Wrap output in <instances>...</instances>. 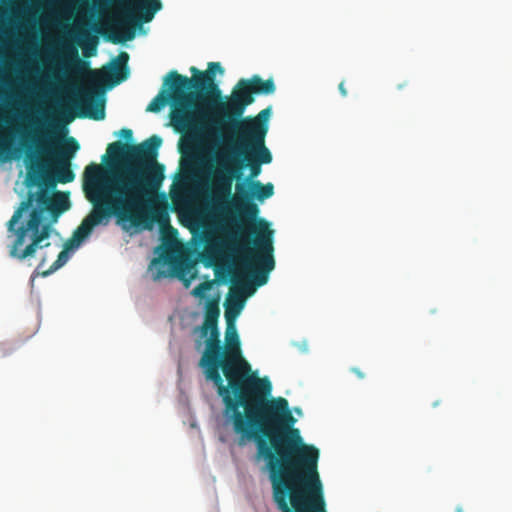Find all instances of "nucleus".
Masks as SVG:
<instances>
[{
	"mask_svg": "<svg viewBox=\"0 0 512 512\" xmlns=\"http://www.w3.org/2000/svg\"><path fill=\"white\" fill-rule=\"evenodd\" d=\"M338 89H339L340 94H341L343 97H346V96H347L348 92H347V90H346V88H345V86H344V81H342V82L339 84Z\"/></svg>",
	"mask_w": 512,
	"mask_h": 512,
	"instance_id": "nucleus-23",
	"label": "nucleus"
},
{
	"mask_svg": "<svg viewBox=\"0 0 512 512\" xmlns=\"http://www.w3.org/2000/svg\"><path fill=\"white\" fill-rule=\"evenodd\" d=\"M270 112L271 108L268 107L260 111L255 117L242 118L231 116L227 110L216 109L218 117L212 121V124L220 131H230L231 137L227 139L265 143Z\"/></svg>",
	"mask_w": 512,
	"mask_h": 512,
	"instance_id": "nucleus-9",
	"label": "nucleus"
},
{
	"mask_svg": "<svg viewBox=\"0 0 512 512\" xmlns=\"http://www.w3.org/2000/svg\"><path fill=\"white\" fill-rule=\"evenodd\" d=\"M5 18H6V12L0 10V23L4 22Z\"/></svg>",
	"mask_w": 512,
	"mask_h": 512,
	"instance_id": "nucleus-25",
	"label": "nucleus"
},
{
	"mask_svg": "<svg viewBox=\"0 0 512 512\" xmlns=\"http://www.w3.org/2000/svg\"><path fill=\"white\" fill-rule=\"evenodd\" d=\"M231 149L219 153L216 167L207 186L210 209L216 215H224L229 209L233 181L241 182L242 169L250 174L245 179L255 180L261 173V165L272 162V154L265 143L226 139Z\"/></svg>",
	"mask_w": 512,
	"mask_h": 512,
	"instance_id": "nucleus-5",
	"label": "nucleus"
},
{
	"mask_svg": "<svg viewBox=\"0 0 512 512\" xmlns=\"http://www.w3.org/2000/svg\"><path fill=\"white\" fill-rule=\"evenodd\" d=\"M70 208L69 195L45 189L28 192L7 222L9 256L23 261L35 256L39 249L50 246L48 239L60 215Z\"/></svg>",
	"mask_w": 512,
	"mask_h": 512,
	"instance_id": "nucleus-4",
	"label": "nucleus"
},
{
	"mask_svg": "<svg viewBox=\"0 0 512 512\" xmlns=\"http://www.w3.org/2000/svg\"><path fill=\"white\" fill-rule=\"evenodd\" d=\"M244 306V300L241 297L230 300L225 310L227 323H233V319L240 313Z\"/></svg>",
	"mask_w": 512,
	"mask_h": 512,
	"instance_id": "nucleus-17",
	"label": "nucleus"
},
{
	"mask_svg": "<svg viewBox=\"0 0 512 512\" xmlns=\"http://www.w3.org/2000/svg\"><path fill=\"white\" fill-rule=\"evenodd\" d=\"M351 372L354 373L359 379L365 378V374L358 367L351 368Z\"/></svg>",
	"mask_w": 512,
	"mask_h": 512,
	"instance_id": "nucleus-22",
	"label": "nucleus"
},
{
	"mask_svg": "<svg viewBox=\"0 0 512 512\" xmlns=\"http://www.w3.org/2000/svg\"><path fill=\"white\" fill-rule=\"evenodd\" d=\"M32 142L36 144L34 153L45 156H54V153H63V157H67L69 160L80 148L79 143L73 137L67 138L62 147H57L54 134L50 130L43 133L42 137L38 140L33 137Z\"/></svg>",
	"mask_w": 512,
	"mask_h": 512,
	"instance_id": "nucleus-13",
	"label": "nucleus"
},
{
	"mask_svg": "<svg viewBox=\"0 0 512 512\" xmlns=\"http://www.w3.org/2000/svg\"><path fill=\"white\" fill-rule=\"evenodd\" d=\"M86 222L87 219L82 220L81 224L74 231L72 237L65 242L64 249L58 254L57 259L47 271L42 273L43 276H47L61 268L69 259V251L78 248L80 244L91 234L96 225H92L90 222V225L85 226Z\"/></svg>",
	"mask_w": 512,
	"mask_h": 512,
	"instance_id": "nucleus-14",
	"label": "nucleus"
},
{
	"mask_svg": "<svg viewBox=\"0 0 512 512\" xmlns=\"http://www.w3.org/2000/svg\"><path fill=\"white\" fill-rule=\"evenodd\" d=\"M192 77L170 71L165 79L162 90L148 104L146 111L160 112L171 103L170 122L176 132L197 136L207 128L204 125V113L201 103H214L221 99V90L215 82L216 72L223 74L224 69L219 62H210L207 71L190 68Z\"/></svg>",
	"mask_w": 512,
	"mask_h": 512,
	"instance_id": "nucleus-3",
	"label": "nucleus"
},
{
	"mask_svg": "<svg viewBox=\"0 0 512 512\" xmlns=\"http://www.w3.org/2000/svg\"><path fill=\"white\" fill-rule=\"evenodd\" d=\"M120 136L123 137L126 141H131L133 137V132L131 129L123 128L119 132Z\"/></svg>",
	"mask_w": 512,
	"mask_h": 512,
	"instance_id": "nucleus-20",
	"label": "nucleus"
},
{
	"mask_svg": "<svg viewBox=\"0 0 512 512\" xmlns=\"http://www.w3.org/2000/svg\"><path fill=\"white\" fill-rule=\"evenodd\" d=\"M9 151H10V142L7 140L0 141V155L8 154ZM7 157L8 156L5 155V158H7Z\"/></svg>",
	"mask_w": 512,
	"mask_h": 512,
	"instance_id": "nucleus-19",
	"label": "nucleus"
},
{
	"mask_svg": "<svg viewBox=\"0 0 512 512\" xmlns=\"http://www.w3.org/2000/svg\"><path fill=\"white\" fill-rule=\"evenodd\" d=\"M237 281H238V276L236 274H233L231 277V282L235 284V283H237Z\"/></svg>",
	"mask_w": 512,
	"mask_h": 512,
	"instance_id": "nucleus-26",
	"label": "nucleus"
},
{
	"mask_svg": "<svg viewBox=\"0 0 512 512\" xmlns=\"http://www.w3.org/2000/svg\"><path fill=\"white\" fill-rule=\"evenodd\" d=\"M200 346H201V341H198L197 348H199Z\"/></svg>",
	"mask_w": 512,
	"mask_h": 512,
	"instance_id": "nucleus-31",
	"label": "nucleus"
},
{
	"mask_svg": "<svg viewBox=\"0 0 512 512\" xmlns=\"http://www.w3.org/2000/svg\"><path fill=\"white\" fill-rule=\"evenodd\" d=\"M237 229L242 232V225H237Z\"/></svg>",
	"mask_w": 512,
	"mask_h": 512,
	"instance_id": "nucleus-29",
	"label": "nucleus"
},
{
	"mask_svg": "<svg viewBox=\"0 0 512 512\" xmlns=\"http://www.w3.org/2000/svg\"><path fill=\"white\" fill-rule=\"evenodd\" d=\"M116 10L105 23L104 35L113 44L125 43L135 37L136 28L152 21L162 9L160 0H111Z\"/></svg>",
	"mask_w": 512,
	"mask_h": 512,
	"instance_id": "nucleus-6",
	"label": "nucleus"
},
{
	"mask_svg": "<svg viewBox=\"0 0 512 512\" xmlns=\"http://www.w3.org/2000/svg\"><path fill=\"white\" fill-rule=\"evenodd\" d=\"M255 235L252 244L242 245V263L252 271L254 282L257 286L267 283L269 273L275 267L273 256V230L265 219H258L252 229Z\"/></svg>",
	"mask_w": 512,
	"mask_h": 512,
	"instance_id": "nucleus-7",
	"label": "nucleus"
},
{
	"mask_svg": "<svg viewBox=\"0 0 512 512\" xmlns=\"http://www.w3.org/2000/svg\"><path fill=\"white\" fill-rule=\"evenodd\" d=\"M22 146L27 149L29 160L26 185L28 187L40 184L42 180L48 187H55L56 182L66 184L75 178L70 168V160L63 157V153H54V156L39 155L31 151L32 146L22 141Z\"/></svg>",
	"mask_w": 512,
	"mask_h": 512,
	"instance_id": "nucleus-8",
	"label": "nucleus"
},
{
	"mask_svg": "<svg viewBox=\"0 0 512 512\" xmlns=\"http://www.w3.org/2000/svg\"><path fill=\"white\" fill-rule=\"evenodd\" d=\"M65 62L62 69L64 73H71L76 77H85L91 86H99L111 80L112 85H117L126 79L127 73H122L124 67L121 64L114 65L109 71L95 70L89 68L87 61L79 58L78 50L72 45L63 47Z\"/></svg>",
	"mask_w": 512,
	"mask_h": 512,
	"instance_id": "nucleus-12",
	"label": "nucleus"
},
{
	"mask_svg": "<svg viewBox=\"0 0 512 512\" xmlns=\"http://www.w3.org/2000/svg\"><path fill=\"white\" fill-rule=\"evenodd\" d=\"M95 51H96V43H93L92 45H87L85 50H84L85 55L87 57L93 55Z\"/></svg>",
	"mask_w": 512,
	"mask_h": 512,
	"instance_id": "nucleus-21",
	"label": "nucleus"
},
{
	"mask_svg": "<svg viewBox=\"0 0 512 512\" xmlns=\"http://www.w3.org/2000/svg\"><path fill=\"white\" fill-rule=\"evenodd\" d=\"M456 512H463L462 507L458 506V507L456 508Z\"/></svg>",
	"mask_w": 512,
	"mask_h": 512,
	"instance_id": "nucleus-28",
	"label": "nucleus"
},
{
	"mask_svg": "<svg viewBox=\"0 0 512 512\" xmlns=\"http://www.w3.org/2000/svg\"><path fill=\"white\" fill-rule=\"evenodd\" d=\"M162 139L153 135L140 144L110 143L107 154L119 165L105 173L90 163L84 170V191L93 205L84 218L85 226L99 225L116 217L133 227L151 229L157 223L162 230L170 226L167 203L156 195L165 179V167L157 161Z\"/></svg>",
	"mask_w": 512,
	"mask_h": 512,
	"instance_id": "nucleus-2",
	"label": "nucleus"
},
{
	"mask_svg": "<svg viewBox=\"0 0 512 512\" xmlns=\"http://www.w3.org/2000/svg\"><path fill=\"white\" fill-rule=\"evenodd\" d=\"M295 411H296V413H298V414H300V413H301V410H300V409H296Z\"/></svg>",
	"mask_w": 512,
	"mask_h": 512,
	"instance_id": "nucleus-30",
	"label": "nucleus"
},
{
	"mask_svg": "<svg viewBox=\"0 0 512 512\" xmlns=\"http://www.w3.org/2000/svg\"><path fill=\"white\" fill-rule=\"evenodd\" d=\"M406 85H407V82H404L403 84H398V85H397V88H398V89H402V88H403L404 86H406Z\"/></svg>",
	"mask_w": 512,
	"mask_h": 512,
	"instance_id": "nucleus-27",
	"label": "nucleus"
},
{
	"mask_svg": "<svg viewBox=\"0 0 512 512\" xmlns=\"http://www.w3.org/2000/svg\"><path fill=\"white\" fill-rule=\"evenodd\" d=\"M213 283L211 281H204L197 285L193 290L192 294L198 298H205L209 290H211Z\"/></svg>",
	"mask_w": 512,
	"mask_h": 512,
	"instance_id": "nucleus-18",
	"label": "nucleus"
},
{
	"mask_svg": "<svg viewBox=\"0 0 512 512\" xmlns=\"http://www.w3.org/2000/svg\"><path fill=\"white\" fill-rule=\"evenodd\" d=\"M219 316L218 300H208L204 321L195 329L201 339L206 338L198 365L222 400L223 418L238 436V446L255 443V458L266 462L272 498L279 511L326 512L318 472L319 450L304 442L288 400L271 397L270 380L252 371L242 355L233 323H227L222 344Z\"/></svg>",
	"mask_w": 512,
	"mask_h": 512,
	"instance_id": "nucleus-1",
	"label": "nucleus"
},
{
	"mask_svg": "<svg viewBox=\"0 0 512 512\" xmlns=\"http://www.w3.org/2000/svg\"><path fill=\"white\" fill-rule=\"evenodd\" d=\"M77 105L81 109L79 117H88L93 120H103L105 118L104 100L95 101L94 92L91 90H82L79 92Z\"/></svg>",
	"mask_w": 512,
	"mask_h": 512,
	"instance_id": "nucleus-15",
	"label": "nucleus"
},
{
	"mask_svg": "<svg viewBox=\"0 0 512 512\" xmlns=\"http://www.w3.org/2000/svg\"><path fill=\"white\" fill-rule=\"evenodd\" d=\"M168 263H172V256L167 251H165L159 258L153 259L151 262V269H155V271H153L154 280H160L171 275L169 271L165 269V265Z\"/></svg>",
	"mask_w": 512,
	"mask_h": 512,
	"instance_id": "nucleus-16",
	"label": "nucleus"
},
{
	"mask_svg": "<svg viewBox=\"0 0 512 512\" xmlns=\"http://www.w3.org/2000/svg\"><path fill=\"white\" fill-rule=\"evenodd\" d=\"M236 195L231 196L230 204L238 211L241 224L245 221L251 222L249 227L250 232L254 225L257 223V215L259 208L254 199L263 202L274 194V186L272 183L263 184L259 180L244 179L241 182H236L235 185Z\"/></svg>",
	"mask_w": 512,
	"mask_h": 512,
	"instance_id": "nucleus-11",
	"label": "nucleus"
},
{
	"mask_svg": "<svg viewBox=\"0 0 512 512\" xmlns=\"http://www.w3.org/2000/svg\"><path fill=\"white\" fill-rule=\"evenodd\" d=\"M275 90L276 86L272 78L264 80L259 75H253L248 79H240L225 101L221 98L209 105L215 106L217 110H227L231 116L242 117L246 108L254 103L255 95H271Z\"/></svg>",
	"mask_w": 512,
	"mask_h": 512,
	"instance_id": "nucleus-10",
	"label": "nucleus"
},
{
	"mask_svg": "<svg viewBox=\"0 0 512 512\" xmlns=\"http://www.w3.org/2000/svg\"><path fill=\"white\" fill-rule=\"evenodd\" d=\"M129 58V55L126 52H121L119 55V59L123 61L125 64Z\"/></svg>",
	"mask_w": 512,
	"mask_h": 512,
	"instance_id": "nucleus-24",
	"label": "nucleus"
}]
</instances>
